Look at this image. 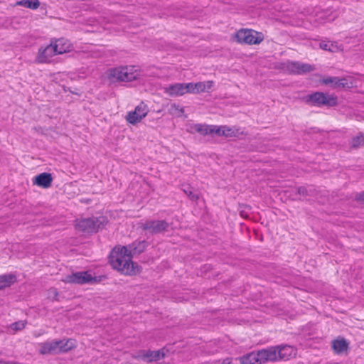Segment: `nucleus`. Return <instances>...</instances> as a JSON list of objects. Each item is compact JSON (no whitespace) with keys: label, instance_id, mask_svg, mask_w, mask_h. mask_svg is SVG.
Instances as JSON below:
<instances>
[{"label":"nucleus","instance_id":"1","mask_svg":"<svg viewBox=\"0 0 364 364\" xmlns=\"http://www.w3.org/2000/svg\"><path fill=\"white\" fill-rule=\"evenodd\" d=\"M132 257L127 247H119L114 248L111 252L109 262L114 269L126 274H132L135 273Z\"/></svg>","mask_w":364,"mask_h":364},{"label":"nucleus","instance_id":"2","mask_svg":"<svg viewBox=\"0 0 364 364\" xmlns=\"http://www.w3.org/2000/svg\"><path fill=\"white\" fill-rule=\"evenodd\" d=\"M304 102L310 106L328 108L336 107L338 105V97L335 94L323 92H314L304 98Z\"/></svg>","mask_w":364,"mask_h":364},{"label":"nucleus","instance_id":"3","mask_svg":"<svg viewBox=\"0 0 364 364\" xmlns=\"http://www.w3.org/2000/svg\"><path fill=\"white\" fill-rule=\"evenodd\" d=\"M139 75L138 70L134 65L119 66L108 70V78L112 82H130Z\"/></svg>","mask_w":364,"mask_h":364},{"label":"nucleus","instance_id":"4","mask_svg":"<svg viewBox=\"0 0 364 364\" xmlns=\"http://www.w3.org/2000/svg\"><path fill=\"white\" fill-rule=\"evenodd\" d=\"M236 41L240 43L248 45L259 44L264 40L262 33L252 29H240L235 34Z\"/></svg>","mask_w":364,"mask_h":364},{"label":"nucleus","instance_id":"5","mask_svg":"<svg viewBox=\"0 0 364 364\" xmlns=\"http://www.w3.org/2000/svg\"><path fill=\"white\" fill-rule=\"evenodd\" d=\"M105 218H90L81 219L76 221L75 227L77 230L85 232H95L103 226Z\"/></svg>","mask_w":364,"mask_h":364},{"label":"nucleus","instance_id":"6","mask_svg":"<svg viewBox=\"0 0 364 364\" xmlns=\"http://www.w3.org/2000/svg\"><path fill=\"white\" fill-rule=\"evenodd\" d=\"M62 281L68 284H85L97 282V279L92 277L88 272H77L66 275Z\"/></svg>","mask_w":364,"mask_h":364},{"label":"nucleus","instance_id":"7","mask_svg":"<svg viewBox=\"0 0 364 364\" xmlns=\"http://www.w3.org/2000/svg\"><path fill=\"white\" fill-rule=\"evenodd\" d=\"M141 227L144 230H147L149 233L156 235L167 231L169 223L164 220H146L141 223Z\"/></svg>","mask_w":364,"mask_h":364},{"label":"nucleus","instance_id":"8","mask_svg":"<svg viewBox=\"0 0 364 364\" xmlns=\"http://www.w3.org/2000/svg\"><path fill=\"white\" fill-rule=\"evenodd\" d=\"M62 50H58L56 46H53V41L46 47L39 48L36 61L38 63H46L50 62L52 57L60 54Z\"/></svg>","mask_w":364,"mask_h":364},{"label":"nucleus","instance_id":"9","mask_svg":"<svg viewBox=\"0 0 364 364\" xmlns=\"http://www.w3.org/2000/svg\"><path fill=\"white\" fill-rule=\"evenodd\" d=\"M166 355L164 348L158 350H143L139 351L133 358L136 360H142L146 363L156 362Z\"/></svg>","mask_w":364,"mask_h":364},{"label":"nucleus","instance_id":"10","mask_svg":"<svg viewBox=\"0 0 364 364\" xmlns=\"http://www.w3.org/2000/svg\"><path fill=\"white\" fill-rule=\"evenodd\" d=\"M148 112L149 110L146 105L141 102L135 107L134 111L128 112L126 116V119L129 123L136 124L138 122H140L141 119L147 115Z\"/></svg>","mask_w":364,"mask_h":364},{"label":"nucleus","instance_id":"11","mask_svg":"<svg viewBox=\"0 0 364 364\" xmlns=\"http://www.w3.org/2000/svg\"><path fill=\"white\" fill-rule=\"evenodd\" d=\"M321 82L324 85H329L333 89L350 88L352 87V82H348L345 77H328L323 78Z\"/></svg>","mask_w":364,"mask_h":364},{"label":"nucleus","instance_id":"12","mask_svg":"<svg viewBox=\"0 0 364 364\" xmlns=\"http://www.w3.org/2000/svg\"><path fill=\"white\" fill-rule=\"evenodd\" d=\"M277 353L275 346L258 350L259 363L263 364L267 362L277 361Z\"/></svg>","mask_w":364,"mask_h":364},{"label":"nucleus","instance_id":"13","mask_svg":"<svg viewBox=\"0 0 364 364\" xmlns=\"http://www.w3.org/2000/svg\"><path fill=\"white\" fill-rule=\"evenodd\" d=\"M53 181L52 175L49 173H42L37 175L33 179V184L43 188L51 186Z\"/></svg>","mask_w":364,"mask_h":364},{"label":"nucleus","instance_id":"14","mask_svg":"<svg viewBox=\"0 0 364 364\" xmlns=\"http://www.w3.org/2000/svg\"><path fill=\"white\" fill-rule=\"evenodd\" d=\"M39 352L42 355L60 354L58 341H47L41 343Z\"/></svg>","mask_w":364,"mask_h":364},{"label":"nucleus","instance_id":"15","mask_svg":"<svg viewBox=\"0 0 364 364\" xmlns=\"http://www.w3.org/2000/svg\"><path fill=\"white\" fill-rule=\"evenodd\" d=\"M164 93L170 97L183 95L184 88L183 83H175L164 87Z\"/></svg>","mask_w":364,"mask_h":364},{"label":"nucleus","instance_id":"16","mask_svg":"<svg viewBox=\"0 0 364 364\" xmlns=\"http://www.w3.org/2000/svg\"><path fill=\"white\" fill-rule=\"evenodd\" d=\"M58 341L59 353H67L76 347V341L74 339H63Z\"/></svg>","mask_w":364,"mask_h":364},{"label":"nucleus","instance_id":"17","mask_svg":"<svg viewBox=\"0 0 364 364\" xmlns=\"http://www.w3.org/2000/svg\"><path fill=\"white\" fill-rule=\"evenodd\" d=\"M146 247V242L144 240L142 241H135L131 245H129L128 247V251L132 256L133 255H139L144 251Z\"/></svg>","mask_w":364,"mask_h":364},{"label":"nucleus","instance_id":"18","mask_svg":"<svg viewBox=\"0 0 364 364\" xmlns=\"http://www.w3.org/2000/svg\"><path fill=\"white\" fill-rule=\"evenodd\" d=\"M277 360L287 359L293 352L291 346L288 345L276 346Z\"/></svg>","mask_w":364,"mask_h":364},{"label":"nucleus","instance_id":"19","mask_svg":"<svg viewBox=\"0 0 364 364\" xmlns=\"http://www.w3.org/2000/svg\"><path fill=\"white\" fill-rule=\"evenodd\" d=\"M241 364H260L257 352H251L240 358Z\"/></svg>","mask_w":364,"mask_h":364},{"label":"nucleus","instance_id":"20","mask_svg":"<svg viewBox=\"0 0 364 364\" xmlns=\"http://www.w3.org/2000/svg\"><path fill=\"white\" fill-rule=\"evenodd\" d=\"M332 348L336 353H341L348 349V343L344 338L333 340Z\"/></svg>","mask_w":364,"mask_h":364},{"label":"nucleus","instance_id":"21","mask_svg":"<svg viewBox=\"0 0 364 364\" xmlns=\"http://www.w3.org/2000/svg\"><path fill=\"white\" fill-rule=\"evenodd\" d=\"M222 132L221 136L226 137L237 136L239 134H243L239 128L235 127H230L228 126H221Z\"/></svg>","mask_w":364,"mask_h":364},{"label":"nucleus","instance_id":"22","mask_svg":"<svg viewBox=\"0 0 364 364\" xmlns=\"http://www.w3.org/2000/svg\"><path fill=\"white\" fill-rule=\"evenodd\" d=\"M16 282V276L14 274H4L0 276V289L11 286Z\"/></svg>","mask_w":364,"mask_h":364},{"label":"nucleus","instance_id":"23","mask_svg":"<svg viewBox=\"0 0 364 364\" xmlns=\"http://www.w3.org/2000/svg\"><path fill=\"white\" fill-rule=\"evenodd\" d=\"M213 81L198 82L194 84L196 94L207 91L213 86Z\"/></svg>","mask_w":364,"mask_h":364},{"label":"nucleus","instance_id":"24","mask_svg":"<svg viewBox=\"0 0 364 364\" xmlns=\"http://www.w3.org/2000/svg\"><path fill=\"white\" fill-rule=\"evenodd\" d=\"M53 46H56L58 50H62V52L60 53V54L68 52L71 49L70 43L63 38L55 40V42H53Z\"/></svg>","mask_w":364,"mask_h":364},{"label":"nucleus","instance_id":"25","mask_svg":"<svg viewBox=\"0 0 364 364\" xmlns=\"http://www.w3.org/2000/svg\"><path fill=\"white\" fill-rule=\"evenodd\" d=\"M18 6H21L25 8L36 10L40 6L39 0H21L16 4Z\"/></svg>","mask_w":364,"mask_h":364},{"label":"nucleus","instance_id":"26","mask_svg":"<svg viewBox=\"0 0 364 364\" xmlns=\"http://www.w3.org/2000/svg\"><path fill=\"white\" fill-rule=\"evenodd\" d=\"M315 70V66L308 63L297 62V75L311 73Z\"/></svg>","mask_w":364,"mask_h":364},{"label":"nucleus","instance_id":"27","mask_svg":"<svg viewBox=\"0 0 364 364\" xmlns=\"http://www.w3.org/2000/svg\"><path fill=\"white\" fill-rule=\"evenodd\" d=\"M210 125L195 124L191 127L195 132L200 134L201 135L206 136L209 134Z\"/></svg>","mask_w":364,"mask_h":364},{"label":"nucleus","instance_id":"28","mask_svg":"<svg viewBox=\"0 0 364 364\" xmlns=\"http://www.w3.org/2000/svg\"><path fill=\"white\" fill-rule=\"evenodd\" d=\"M364 144V134H360L359 135L353 137L351 141V148L357 149Z\"/></svg>","mask_w":364,"mask_h":364},{"label":"nucleus","instance_id":"29","mask_svg":"<svg viewBox=\"0 0 364 364\" xmlns=\"http://www.w3.org/2000/svg\"><path fill=\"white\" fill-rule=\"evenodd\" d=\"M319 47L322 50L334 52L336 47L330 41H321L319 43Z\"/></svg>","mask_w":364,"mask_h":364},{"label":"nucleus","instance_id":"30","mask_svg":"<svg viewBox=\"0 0 364 364\" xmlns=\"http://www.w3.org/2000/svg\"><path fill=\"white\" fill-rule=\"evenodd\" d=\"M26 321H18L16 322L11 323L10 325V328L14 331H21L26 327Z\"/></svg>","mask_w":364,"mask_h":364},{"label":"nucleus","instance_id":"31","mask_svg":"<svg viewBox=\"0 0 364 364\" xmlns=\"http://www.w3.org/2000/svg\"><path fill=\"white\" fill-rule=\"evenodd\" d=\"M182 190L191 200L196 201L198 199V194L192 191L191 188H183Z\"/></svg>","mask_w":364,"mask_h":364},{"label":"nucleus","instance_id":"32","mask_svg":"<svg viewBox=\"0 0 364 364\" xmlns=\"http://www.w3.org/2000/svg\"><path fill=\"white\" fill-rule=\"evenodd\" d=\"M170 112L171 114L176 115L177 117H181L183 115L184 110L183 108L179 107V106L173 104L171 106Z\"/></svg>","mask_w":364,"mask_h":364},{"label":"nucleus","instance_id":"33","mask_svg":"<svg viewBox=\"0 0 364 364\" xmlns=\"http://www.w3.org/2000/svg\"><path fill=\"white\" fill-rule=\"evenodd\" d=\"M193 82L183 83L184 88V93H193L196 94L195 87Z\"/></svg>","mask_w":364,"mask_h":364},{"label":"nucleus","instance_id":"34","mask_svg":"<svg viewBox=\"0 0 364 364\" xmlns=\"http://www.w3.org/2000/svg\"><path fill=\"white\" fill-rule=\"evenodd\" d=\"M221 132H222L221 126L218 127V126H216V125H210L209 134H215L218 136H221Z\"/></svg>","mask_w":364,"mask_h":364},{"label":"nucleus","instance_id":"35","mask_svg":"<svg viewBox=\"0 0 364 364\" xmlns=\"http://www.w3.org/2000/svg\"><path fill=\"white\" fill-rule=\"evenodd\" d=\"M58 291L55 288H51L48 291V297L53 300H58Z\"/></svg>","mask_w":364,"mask_h":364},{"label":"nucleus","instance_id":"36","mask_svg":"<svg viewBox=\"0 0 364 364\" xmlns=\"http://www.w3.org/2000/svg\"><path fill=\"white\" fill-rule=\"evenodd\" d=\"M355 200L362 204H364V191L356 194Z\"/></svg>","mask_w":364,"mask_h":364},{"label":"nucleus","instance_id":"37","mask_svg":"<svg viewBox=\"0 0 364 364\" xmlns=\"http://www.w3.org/2000/svg\"><path fill=\"white\" fill-rule=\"evenodd\" d=\"M306 188L304 187H299V188H297V193L300 194V195H306Z\"/></svg>","mask_w":364,"mask_h":364},{"label":"nucleus","instance_id":"38","mask_svg":"<svg viewBox=\"0 0 364 364\" xmlns=\"http://www.w3.org/2000/svg\"><path fill=\"white\" fill-rule=\"evenodd\" d=\"M222 364H234V363H232V358H227L223 360Z\"/></svg>","mask_w":364,"mask_h":364},{"label":"nucleus","instance_id":"39","mask_svg":"<svg viewBox=\"0 0 364 364\" xmlns=\"http://www.w3.org/2000/svg\"><path fill=\"white\" fill-rule=\"evenodd\" d=\"M0 364H12V363H6L4 361H0Z\"/></svg>","mask_w":364,"mask_h":364}]
</instances>
